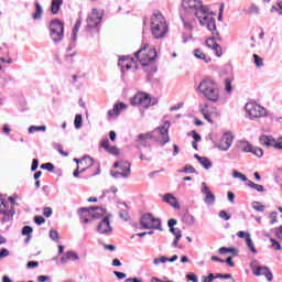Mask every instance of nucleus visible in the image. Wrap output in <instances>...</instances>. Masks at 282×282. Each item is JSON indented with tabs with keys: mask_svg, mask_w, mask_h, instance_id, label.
<instances>
[{
	"mask_svg": "<svg viewBox=\"0 0 282 282\" xmlns=\"http://www.w3.org/2000/svg\"><path fill=\"white\" fill-rule=\"evenodd\" d=\"M169 129H171V122L170 121H165V123L161 127H156L154 129V131H159V134L161 135V139H158L153 135V132H147V133H141L139 135H137V139L134 140V144L137 149H142V147L144 149L149 148L151 149V142H149L150 140H155V142H158V144H160V147H164L165 144H169V142H171V137H169Z\"/></svg>",
	"mask_w": 282,
	"mask_h": 282,
	"instance_id": "obj_1",
	"label": "nucleus"
},
{
	"mask_svg": "<svg viewBox=\"0 0 282 282\" xmlns=\"http://www.w3.org/2000/svg\"><path fill=\"white\" fill-rule=\"evenodd\" d=\"M196 91L197 94L204 96L206 100H209V102L217 104L219 100H221L219 84H217V82L210 77L202 79L196 88Z\"/></svg>",
	"mask_w": 282,
	"mask_h": 282,
	"instance_id": "obj_2",
	"label": "nucleus"
},
{
	"mask_svg": "<svg viewBox=\"0 0 282 282\" xmlns=\"http://www.w3.org/2000/svg\"><path fill=\"white\" fill-rule=\"evenodd\" d=\"M151 32L154 39H164V36H166L169 26L166 25L162 13H153L151 18Z\"/></svg>",
	"mask_w": 282,
	"mask_h": 282,
	"instance_id": "obj_3",
	"label": "nucleus"
},
{
	"mask_svg": "<svg viewBox=\"0 0 282 282\" xmlns=\"http://www.w3.org/2000/svg\"><path fill=\"white\" fill-rule=\"evenodd\" d=\"M132 107H139V109H149V107H155L158 105V98L151 97L147 93H138L130 99Z\"/></svg>",
	"mask_w": 282,
	"mask_h": 282,
	"instance_id": "obj_4",
	"label": "nucleus"
},
{
	"mask_svg": "<svg viewBox=\"0 0 282 282\" xmlns=\"http://www.w3.org/2000/svg\"><path fill=\"white\" fill-rule=\"evenodd\" d=\"M134 56L142 67H147L158 58V51H155V47H151L149 44H145L142 48L135 52Z\"/></svg>",
	"mask_w": 282,
	"mask_h": 282,
	"instance_id": "obj_5",
	"label": "nucleus"
},
{
	"mask_svg": "<svg viewBox=\"0 0 282 282\" xmlns=\"http://www.w3.org/2000/svg\"><path fill=\"white\" fill-rule=\"evenodd\" d=\"M183 8L186 12L196 15L197 19L204 14H208V7L204 6L200 0H183Z\"/></svg>",
	"mask_w": 282,
	"mask_h": 282,
	"instance_id": "obj_6",
	"label": "nucleus"
},
{
	"mask_svg": "<svg viewBox=\"0 0 282 282\" xmlns=\"http://www.w3.org/2000/svg\"><path fill=\"white\" fill-rule=\"evenodd\" d=\"M48 30L53 43H61L63 41L65 36V24H63V21L58 19L52 20Z\"/></svg>",
	"mask_w": 282,
	"mask_h": 282,
	"instance_id": "obj_7",
	"label": "nucleus"
},
{
	"mask_svg": "<svg viewBox=\"0 0 282 282\" xmlns=\"http://www.w3.org/2000/svg\"><path fill=\"white\" fill-rule=\"evenodd\" d=\"M102 20L101 15H98V9H93L91 14L88 15L86 23V32L91 36L99 34L100 32V21Z\"/></svg>",
	"mask_w": 282,
	"mask_h": 282,
	"instance_id": "obj_8",
	"label": "nucleus"
},
{
	"mask_svg": "<svg viewBox=\"0 0 282 282\" xmlns=\"http://www.w3.org/2000/svg\"><path fill=\"white\" fill-rule=\"evenodd\" d=\"M142 230H162V220L153 217V214H143L140 219Z\"/></svg>",
	"mask_w": 282,
	"mask_h": 282,
	"instance_id": "obj_9",
	"label": "nucleus"
},
{
	"mask_svg": "<svg viewBox=\"0 0 282 282\" xmlns=\"http://www.w3.org/2000/svg\"><path fill=\"white\" fill-rule=\"evenodd\" d=\"M247 111V117L249 120H254L257 118H265L268 116V110L261 105L249 102L245 106Z\"/></svg>",
	"mask_w": 282,
	"mask_h": 282,
	"instance_id": "obj_10",
	"label": "nucleus"
},
{
	"mask_svg": "<svg viewBox=\"0 0 282 282\" xmlns=\"http://www.w3.org/2000/svg\"><path fill=\"white\" fill-rule=\"evenodd\" d=\"M0 215H3L2 224H8L14 217V207L3 198H0Z\"/></svg>",
	"mask_w": 282,
	"mask_h": 282,
	"instance_id": "obj_11",
	"label": "nucleus"
},
{
	"mask_svg": "<svg viewBox=\"0 0 282 282\" xmlns=\"http://www.w3.org/2000/svg\"><path fill=\"white\" fill-rule=\"evenodd\" d=\"M250 268L254 276H265L267 281L269 282L272 281V279H274V275L272 274V271H270V268L257 265V260H253L250 263Z\"/></svg>",
	"mask_w": 282,
	"mask_h": 282,
	"instance_id": "obj_12",
	"label": "nucleus"
},
{
	"mask_svg": "<svg viewBox=\"0 0 282 282\" xmlns=\"http://www.w3.org/2000/svg\"><path fill=\"white\" fill-rule=\"evenodd\" d=\"M200 25H206L207 30L212 32L213 36L219 37V31H217V21L215 18H210L206 14L198 17Z\"/></svg>",
	"mask_w": 282,
	"mask_h": 282,
	"instance_id": "obj_13",
	"label": "nucleus"
},
{
	"mask_svg": "<svg viewBox=\"0 0 282 282\" xmlns=\"http://www.w3.org/2000/svg\"><path fill=\"white\" fill-rule=\"evenodd\" d=\"M232 140H235V137H232V133L225 132L220 139V142L216 144L217 149L219 151H228L230 147H232Z\"/></svg>",
	"mask_w": 282,
	"mask_h": 282,
	"instance_id": "obj_14",
	"label": "nucleus"
},
{
	"mask_svg": "<svg viewBox=\"0 0 282 282\" xmlns=\"http://www.w3.org/2000/svg\"><path fill=\"white\" fill-rule=\"evenodd\" d=\"M109 216H105L97 226V232L99 235H109V232H113V227H111V221L109 220Z\"/></svg>",
	"mask_w": 282,
	"mask_h": 282,
	"instance_id": "obj_15",
	"label": "nucleus"
},
{
	"mask_svg": "<svg viewBox=\"0 0 282 282\" xmlns=\"http://www.w3.org/2000/svg\"><path fill=\"white\" fill-rule=\"evenodd\" d=\"M200 193L205 195L204 202L207 204V206H213L215 204V194L210 191V187L206 185V182L202 183Z\"/></svg>",
	"mask_w": 282,
	"mask_h": 282,
	"instance_id": "obj_16",
	"label": "nucleus"
},
{
	"mask_svg": "<svg viewBox=\"0 0 282 282\" xmlns=\"http://www.w3.org/2000/svg\"><path fill=\"white\" fill-rule=\"evenodd\" d=\"M113 169H119L121 171L123 180H127V177L131 175V163L127 161L115 162Z\"/></svg>",
	"mask_w": 282,
	"mask_h": 282,
	"instance_id": "obj_17",
	"label": "nucleus"
},
{
	"mask_svg": "<svg viewBox=\"0 0 282 282\" xmlns=\"http://www.w3.org/2000/svg\"><path fill=\"white\" fill-rule=\"evenodd\" d=\"M221 41V37H217V35H213L212 37H208L206 40V45L207 47H209L210 50H214L216 52V56L220 57L221 56V46L215 42V41Z\"/></svg>",
	"mask_w": 282,
	"mask_h": 282,
	"instance_id": "obj_18",
	"label": "nucleus"
},
{
	"mask_svg": "<svg viewBox=\"0 0 282 282\" xmlns=\"http://www.w3.org/2000/svg\"><path fill=\"white\" fill-rule=\"evenodd\" d=\"M127 110V105L124 102H118L113 105L111 110H108V118H118L122 111Z\"/></svg>",
	"mask_w": 282,
	"mask_h": 282,
	"instance_id": "obj_19",
	"label": "nucleus"
},
{
	"mask_svg": "<svg viewBox=\"0 0 282 282\" xmlns=\"http://www.w3.org/2000/svg\"><path fill=\"white\" fill-rule=\"evenodd\" d=\"M163 202L165 204H169L172 206V208H175L176 210H180V203L177 202V198L173 196V194L167 193L163 196Z\"/></svg>",
	"mask_w": 282,
	"mask_h": 282,
	"instance_id": "obj_20",
	"label": "nucleus"
},
{
	"mask_svg": "<svg viewBox=\"0 0 282 282\" xmlns=\"http://www.w3.org/2000/svg\"><path fill=\"white\" fill-rule=\"evenodd\" d=\"M259 140L262 147H267V148L273 147L274 149V144H276V140H274L272 135L263 134L259 138Z\"/></svg>",
	"mask_w": 282,
	"mask_h": 282,
	"instance_id": "obj_21",
	"label": "nucleus"
},
{
	"mask_svg": "<svg viewBox=\"0 0 282 282\" xmlns=\"http://www.w3.org/2000/svg\"><path fill=\"white\" fill-rule=\"evenodd\" d=\"M119 206V217L120 219H123V221H129V206L127 205V203L122 202V203H118ZM123 206V207H120Z\"/></svg>",
	"mask_w": 282,
	"mask_h": 282,
	"instance_id": "obj_22",
	"label": "nucleus"
},
{
	"mask_svg": "<svg viewBox=\"0 0 282 282\" xmlns=\"http://www.w3.org/2000/svg\"><path fill=\"white\" fill-rule=\"evenodd\" d=\"M194 56L195 58H199V61H204V63H210V61H213V58H210V56H206L200 48L194 50Z\"/></svg>",
	"mask_w": 282,
	"mask_h": 282,
	"instance_id": "obj_23",
	"label": "nucleus"
},
{
	"mask_svg": "<svg viewBox=\"0 0 282 282\" xmlns=\"http://www.w3.org/2000/svg\"><path fill=\"white\" fill-rule=\"evenodd\" d=\"M253 145L248 141H239L238 149L242 151V153H252Z\"/></svg>",
	"mask_w": 282,
	"mask_h": 282,
	"instance_id": "obj_24",
	"label": "nucleus"
},
{
	"mask_svg": "<svg viewBox=\"0 0 282 282\" xmlns=\"http://www.w3.org/2000/svg\"><path fill=\"white\" fill-rule=\"evenodd\" d=\"M80 20H77L70 34V41H73V43H76V41H78V31L80 30Z\"/></svg>",
	"mask_w": 282,
	"mask_h": 282,
	"instance_id": "obj_25",
	"label": "nucleus"
},
{
	"mask_svg": "<svg viewBox=\"0 0 282 282\" xmlns=\"http://www.w3.org/2000/svg\"><path fill=\"white\" fill-rule=\"evenodd\" d=\"M89 213L94 212V210H99V213L96 214H91L93 219H98V217H102V215H105V213H107V209L102 208V207H98V206H90L88 207Z\"/></svg>",
	"mask_w": 282,
	"mask_h": 282,
	"instance_id": "obj_26",
	"label": "nucleus"
},
{
	"mask_svg": "<svg viewBox=\"0 0 282 282\" xmlns=\"http://www.w3.org/2000/svg\"><path fill=\"white\" fill-rule=\"evenodd\" d=\"M183 224H186V226H195V216H193L191 213H185L182 216Z\"/></svg>",
	"mask_w": 282,
	"mask_h": 282,
	"instance_id": "obj_27",
	"label": "nucleus"
},
{
	"mask_svg": "<svg viewBox=\"0 0 282 282\" xmlns=\"http://www.w3.org/2000/svg\"><path fill=\"white\" fill-rule=\"evenodd\" d=\"M62 6H63V0H52V3H51L52 14H58V10H61Z\"/></svg>",
	"mask_w": 282,
	"mask_h": 282,
	"instance_id": "obj_28",
	"label": "nucleus"
},
{
	"mask_svg": "<svg viewBox=\"0 0 282 282\" xmlns=\"http://www.w3.org/2000/svg\"><path fill=\"white\" fill-rule=\"evenodd\" d=\"M43 17V7H41V3L35 2V12L33 13L34 21H39Z\"/></svg>",
	"mask_w": 282,
	"mask_h": 282,
	"instance_id": "obj_29",
	"label": "nucleus"
},
{
	"mask_svg": "<svg viewBox=\"0 0 282 282\" xmlns=\"http://www.w3.org/2000/svg\"><path fill=\"white\" fill-rule=\"evenodd\" d=\"M247 186L253 188V191H257L258 193H265V187H263V185H259L252 181H248Z\"/></svg>",
	"mask_w": 282,
	"mask_h": 282,
	"instance_id": "obj_30",
	"label": "nucleus"
},
{
	"mask_svg": "<svg viewBox=\"0 0 282 282\" xmlns=\"http://www.w3.org/2000/svg\"><path fill=\"white\" fill-rule=\"evenodd\" d=\"M126 61L127 58L124 56L119 58L118 65L121 68V72H129V69H131V64L124 63Z\"/></svg>",
	"mask_w": 282,
	"mask_h": 282,
	"instance_id": "obj_31",
	"label": "nucleus"
},
{
	"mask_svg": "<svg viewBox=\"0 0 282 282\" xmlns=\"http://www.w3.org/2000/svg\"><path fill=\"white\" fill-rule=\"evenodd\" d=\"M199 164L208 171L209 169H213V162L206 156H203L199 161Z\"/></svg>",
	"mask_w": 282,
	"mask_h": 282,
	"instance_id": "obj_32",
	"label": "nucleus"
},
{
	"mask_svg": "<svg viewBox=\"0 0 282 282\" xmlns=\"http://www.w3.org/2000/svg\"><path fill=\"white\" fill-rule=\"evenodd\" d=\"M232 177H234L235 180H241V182H250V181L248 180V176H246V174H243V173H241V172H239V171H237V170H235V171L232 172Z\"/></svg>",
	"mask_w": 282,
	"mask_h": 282,
	"instance_id": "obj_33",
	"label": "nucleus"
},
{
	"mask_svg": "<svg viewBox=\"0 0 282 282\" xmlns=\"http://www.w3.org/2000/svg\"><path fill=\"white\" fill-rule=\"evenodd\" d=\"M246 243L249 250H251L253 254H257L258 251H257V248H254V242L252 241V238L250 237V235H247Z\"/></svg>",
	"mask_w": 282,
	"mask_h": 282,
	"instance_id": "obj_34",
	"label": "nucleus"
},
{
	"mask_svg": "<svg viewBox=\"0 0 282 282\" xmlns=\"http://www.w3.org/2000/svg\"><path fill=\"white\" fill-rule=\"evenodd\" d=\"M178 173H188L191 175L197 173V171L193 167V165L191 164H187L184 166L183 170H178Z\"/></svg>",
	"mask_w": 282,
	"mask_h": 282,
	"instance_id": "obj_35",
	"label": "nucleus"
},
{
	"mask_svg": "<svg viewBox=\"0 0 282 282\" xmlns=\"http://www.w3.org/2000/svg\"><path fill=\"white\" fill-rule=\"evenodd\" d=\"M74 127H75V129H82L83 128V115H76L75 116Z\"/></svg>",
	"mask_w": 282,
	"mask_h": 282,
	"instance_id": "obj_36",
	"label": "nucleus"
},
{
	"mask_svg": "<svg viewBox=\"0 0 282 282\" xmlns=\"http://www.w3.org/2000/svg\"><path fill=\"white\" fill-rule=\"evenodd\" d=\"M48 236H50V239H52V241H55V243H58V239H61V236L58 235V231L56 229H51Z\"/></svg>",
	"mask_w": 282,
	"mask_h": 282,
	"instance_id": "obj_37",
	"label": "nucleus"
},
{
	"mask_svg": "<svg viewBox=\"0 0 282 282\" xmlns=\"http://www.w3.org/2000/svg\"><path fill=\"white\" fill-rule=\"evenodd\" d=\"M83 160H87V161L89 162V165L86 166V167H84V169H82V170L79 171V173H85L88 169H91V166H94V159H91V156H89V155H84V156H83Z\"/></svg>",
	"mask_w": 282,
	"mask_h": 282,
	"instance_id": "obj_38",
	"label": "nucleus"
},
{
	"mask_svg": "<svg viewBox=\"0 0 282 282\" xmlns=\"http://www.w3.org/2000/svg\"><path fill=\"white\" fill-rule=\"evenodd\" d=\"M206 109H208V105H205L204 108H200V112L203 113L205 120L213 124V119L210 118V115H208V111H206Z\"/></svg>",
	"mask_w": 282,
	"mask_h": 282,
	"instance_id": "obj_39",
	"label": "nucleus"
},
{
	"mask_svg": "<svg viewBox=\"0 0 282 282\" xmlns=\"http://www.w3.org/2000/svg\"><path fill=\"white\" fill-rule=\"evenodd\" d=\"M35 131H47V127H45V126H31L29 128V133H35Z\"/></svg>",
	"mask_w": 282,
	"mask_h": 282,
	"instance_id": "obj_40",
	"label": "nucleus"
},
{
	"mask_svg": "<svg viewBox=\"0 0 282 282\" xmlns=\"http://www.w3.org/2000/svg\"><path fill=\"white\" fill-rule=\"evenodd\" d=\"M252 209L253 210H258V213H263L265 210V206L262 205L261 203L259 202H253L252 203Z\"/></svg>",
	"mask_w": 282,
	"mask_h": 282,
	"instance_id": "obj_41",
	"label": "nucleus"
},
{
	"mask_svg": "<svg viewBox=\"0 0 282 282\" xmlns=\"http://www.w3.org/2000/svg\"><path fill=\"white\" fill-rule=\"evenodd\" d=\"M253 63L256 67H263V58H261L258 54H253Z\"/></svg>",
	"mask_w": 282,
	"mask_h": 282,
	"instance_id": "obj_42",
	"label": "nucleus"
},
{
	"mask_svg": "<svg viewBox=\"0 0 282 282\" xmlns=\"http://www.w3.org/2000/svg\"><path fill=\"white\" fill-rule=\"evenodd\" d=\"M225 90L227 94H232V82L230 78L225 79Z\"/></svg>",
	"mask_w": 282,
	"mask_h": 282,
	"instance_id": "obj_43",
	"label": "nucleus"
},
{
	"mask_svg": "<svg viewBox=\"0 0 282 282\" xmlns=\"http://www.w3.org/2000/svg\"><path fill=\"white\" fill-rule=\"evenodd\" d=\"M40 169L44 171H48L50 173H54V164L52 163H43Z\"/></svg>",
	"mask_w": 282,
	"mask_h": 282,
	"instance_id": "obj_44",
	"label": "nucleus"
},
{
	"mask_svg": "<svg viewBox=\"0 0 282 282\" xmlns=\"http://www.w3.org/2000/svg\"><path fill=\"white\" fill-rule=\"evenodd\" d=\"M32 232H34V229H33L32 227H30V226H24V227L22 228V235H23L24 237H26V236H32Z\"/></svg>",
	"mask_w": 282,
	"mask_h": 282,
	"instance_id": "obj_45",
	"label": "nucleus"
},
{
	"mask_svg": "<svg viewBox=\"0 0 282 282\" xmlns=\"http://www.w3.org/2000/svg\"><path fill=\"white\" fill-rule=\"evenodd\" d=\"M166 261H169V258L165 256H162L161 258L153 259L154 265H160V263H166Z\"/></svg>",
	"mask_w": 282,
	"mask_h": 282,
	"instance_id": "obj_46",
	"label": "nucleus"
},
{
	"mask_svg": "<svg viewBox=\"0 0 282 282\" xmlns=\"http://www.w3.org/2000/svg\"><path fill=\"white\" fill-rule=\"evenodd\" d=\"M106 151L110 155H120V151H118V147H116V145H113V147L110 145Z\"/></svg>",
	"mask_w": 282,
	"mask_h": 282,
	"instance_id": "obj_47",
	"label": "nucleus"
},
{
	"mask_svg": "<svg viewBox=\"0 0 282 282\" xmlns=\"http://www.w3.org/2000/svg\"><path fill=\"white\" fill-rule=\"evenodd\" d=\"M251 153H253V155H256V158H263V149L261 148H252Z\"/></svg>",
	"mask_w": 282,
	"mask_h": 282,
	"instance_id": "obj_48",
	"label": "nucleus"
},
{
	"mask_svg": "<svg viewBox=\"0 0 282 282\" xmlns=\"http://www.w3.org/2000/svg\"><path fill=\"white\" fill-rule=\"evenodd\" d=\"M188 135H192L194 139V142H202V135L197 133V131L193 130L192 132L188 133Z\"/></svg>",
	"mask_w": 282,
	"mask_h": 282,
	"instance_id": "obj_49",
	"label": "nucleus"
},
{
	"mask_svg": "<svg viewBox=\"0 0 282 282\" xmlns=\"http://www.w3.org/2000/svg\"><path fill=\"white\" fill-rule=\"evenodd\" d=\"M218 216L225 221H229V219H231V216L226 210H220Z\"/></svg>",
	"mask_w": 282,
	"mask_h": 282,
	"instance_id": "obj_50",
	"label": "nucleus"
},
{
	"mask_svg": "<svg viewBox=\"0 0 282 282\" xmlns=\"http://www.w3.org/2000/svg\"><path fill=\"white\" fill-rule=\"evenodd\" d=\"M270 241L272 243L271 247L273 250H281V243L276 239L271 238Z\"/></svg>",
	"mask_w": 282,
	"mask_h": 282,
	"instance_id": "obj_51",
	"label": "nucleus"
},
{
	"mask_svg": "<svg viewBox=\"0 0 282 282\" xmlns=\"http://www.w3.org/2000/svg\"><path fill=\"white\" fill-rule=\"evenodd\" d=\"M214 279H232V274L230 273H217L214 275Z\"/></svg>",
	"mask_w": 282,
	"mask_h": 282,
	"instance_id": "obj_52",
	"label": "nucleus"
},
{
	"mask_svg": "<svg viewBox=\"0 0 282 282\" xmlns=\"http://www.w3.org/2000/svg\"><path fill=\"white\" fill-rule=\"evenodd\" d=\"M249 14H259V7L257 4H251L248 9Z\"/></svg>",
	"mask_w": 282,
	"mask_h": 282,
	"instance_id": "obj_53",
	"label": "nucleus"
},
{
	"mask_svg": "<svg viewBox=\"0 0 282 282\" xmlns=\"http://www.w3.org/2000/svg\"><path fill=\"white\" fill-rule=\"evenodd\" d=\"M202 281H203V282H213V281H215V274L209 273L207 276H206V275H203V276H202Z\"/></svg>",
	"mask_w": 282,
	"mask_h": 282,
	"instance_id": "obj_54",
	"label": "nucleus"
},
{
	"mask_svg": "<svg viewBox=\"0 0 282 282\" xmlns=\"http://www.w3.org/2000/svg\"><path fill=\"white\" fill-rule=\"evenodd\" d=\"M67 261H72V257H70V253L69 251L66 252L64 256H62L61 258V263L65 264L67 263Z\"/></svg>",
	"mask_w": 282,
	"mask_h": 282,
	"instance_id": "obj_55",
	"label": "nucleus"
},
{
	"mask_svg": "<svg viewBox=\"0 0 282 282\" xmlns=\"http://www.w3.org/2000/svg\"><path fill=\"white\" fill-rule=\"evenodd\" d=\"M34 223L37 225V226H42V224H45V218L43 216H35L34 217Z\"/></svg>",
	"mask_w": 282,
	"mask_h": 282,
	"instance_id": "obj_56",
	"label": "nucleus"
},
{
	"mask_svg": "<svg viewBox=\"0 0 282 282\" xmlns=\"http://www.w3.org/2000/svg\"><path fill=\"white\" fill-rule=\"evenodd\" d=\"M115 276H117V279L119 281H122V279H127V273L120 272V271H113Z\"/></svg>",
	"mask_w": 282,
	"mask_h": 282,
	"instance_id": "obj_57",
	"label": "nucleus"
},
{
	"mask_svg": "<svg viewBox=\"0 0 282 282\" xmlns=\"http://www.w3.org/2000/svg\"><path fill=\"white\" fill-rule=\"evenodd\" d=\"M110 175L115 178V180H120V177H122V172L120 171H110Z\"/></svg>",
	"mask_w": 282,
	"mask_h": 282,
	"instance_id": "obj_58",
	"label": "nucleus"
},
{
	"mask_svg": "<svg viewBox=\"0 0 282 282\" xmlns=\"http://www.w3.org/2000/svg\"><path fill=\"white\" fill-rule=\"evenodd\" d=\"M278 213L276 212H272L271 214H270V219H271V225H274V224H276L279 220L276 219V217H278Z\"/></svg>",
	"mask_w": 282,
	"mask_h": 282,
	"instance_id": "obj_59",
	"label": "nucleus"
},
{
	"mask_svg": "<svg viewBox=\"0 0 282 282\" xmlns=\"http://www.w3.org/2000/svg\"><path fill=\"white\" fill-rule=\"evenodd\" d=\"M187 281H192V282H199V280L197 279V275L192 273V274H187L186 275Z\"/></svg>",
	"mask_w": 282,
	"mask_h": 282,
	"instance_id": "obj_60",
	"label": "nucleus"
},
{
	"mask_svg": "<svg viewBox=\"0 0 282 282\" xmlns=\"http://www.w3.org/2000/svg\"><path fill=\"white\" fill-rule=\"evenodd\" d=\"M36 169H39V160L33 159L32 164H31V171L34 172V171H36Z\"/></svg>",
	"mask_w": 282,
	"mask_h": 282,
	"instance_id": "obj_61",
	"label": "nucleus"
},
{
	"mask_svg": "<svg viewBox=\"0 0 282 282\" xmlns=\"http://www.w3.org/2000/svg\"><path fill=\"white\" fill-rule=\"evenodd\" d=\"M52 208L51 207H44L43 215L44 217H52Z\"/></svg>",
	"mask_w": 282,
	"mask_h": 282,
	"instance_id": "obj_62",
	"label": "nucleus"
},
{
	"mask_svg": "<svg viewBox=\"0 0 282 282\" xmlns=\"http://www.w3.org/2000/svg\"><path fill=\"white\" fill-rule=\"evenodd\" d=\"M26 268H29V269L39 268V261H29L26 263Z\"/></svg>",
	"mask_w": 282,
	"mask_h": 282,
	"instance_id": "obj_63",
	"label": "nucleus"
},
{
	"mask_svg": "<svg viewBox=\"0 0 282 282\" xmlns=\"http://www.w3.org/2000/svg\"><path fill=\"white\" fill-rule=\"evenodd\" d=\"M274 149L282 150V137L275 141Z\"/></svg>",
	"mask_w": 282,
	"mask_h": 282,
	"instance_id": "obj_64",
	"label": "nucleus"
}]
</instances>
